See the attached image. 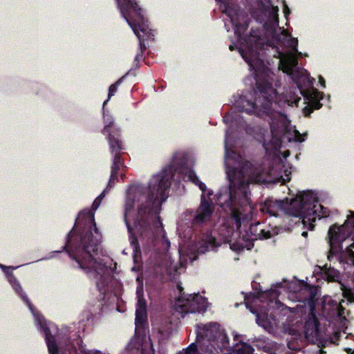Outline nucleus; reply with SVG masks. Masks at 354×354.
I'll use <instances>...</instances> for the list:
<instances>
[{"instance_id": "1", "label": "nucleus", "mask_w": 354, "mask_h": 354, "mask_svg": "<svg viewBox=\"0 0 354 354\" xmlns=\"http://www.w3.org/2000/svg\"><path fill=\"white\" fill-rule=\"evenodd\" d=\"M221 7L223 8L222 12L230 17L238 41L250 53H255L254 57L246 58L243 54V50L239 49L241 55L248 64L252 71V73L244 80L246 86L249 88H273L271 71L266 65L265 60L259 57L260 52L268 50L270 47L274 50L273 57L280 59L279 69L289 75H293L294 68L298 64L297 58L293 55H284L272 41L264 44L261 37L253 29L251 30L249 35H244L250 22L248 16L242 15L238 6H233L226 1H222Z\"/></svg>"}, {"instance_id": "2", "label": "nucleus", "mask_w": 354, "mask_h": 354, "mask_svg": "<svg viewBox=\"0 0 354 354\" xmlns=\"http://www.w3.org/2000/svg\"><path fill=\"white\" fill-rule=\"evenodd\" d=\"M101 239L94 213L84 210L80 212L74 227L67 234L62 250L66 251L75 261L74 267L81 269L86 274L97 276L106 268L104 260L98 256Z\"/></svg>"}, {"instance_id": "3", "label": "nucleus", "mask_w": 354, "mask_h": 354, "mask_svg": "<svg viewBox=\"0 0 354 354\" xmlns=\"http://www.w3.org/2000/svg\"><path fill=\"white\" fill-rule=\"evenodd\" d=\"M187 165V159L183 156L175 154L171 162L166 165L156 174V267L158 266V256H167L170 248V241L167 237L166 232L163 229V225L159 216L162 204L167 201L169 196L171 183L176 181L180 183L183 178Z\"/></svg>"}, {"instance_id": "4", "label": "nucleus", "mask_w": 354, "mask_h": 354, "mask_svg": "<svg viewBox=\"0 0 354 354\" xmlns=\"http://www.w3.org/2000/svg\"><path fill=\"white\" fill-rule=\"evenodd\" d=\"M278 90H248V93L243 95L241 93L239 100L236 102L240 112L255 113L262 112L270 114L273 102L277 103L278 100ZM301 98L292 91L286 90L279 97L278 102H283L288 106H298Z\"/></svg>"}, {"instance_id": "5", "label": "nucleus", "mask_w": 354, "mask_h": 354, "mask_svg": "<svg viewBox=\"0 0 354 354\" xmlns=\"http://www.w3.org/2000/svg\"><path fill=\"white\" fill-rule=\"evenodd\" d=\"M253 165L250 161L243 162L239 168H235L229 174V195L223 205L231 212L232 216L240 224L242 211L249 205V179L245 177L253 174Z\"/></svg>"}, {"instance_id": "6", "label": "nucleus", "mask_w": 354, "mask_h": 354, "mask_svg": "<svg viewBox=\"0 0 354 354\" xmlns=\"http://www.w3.org/2000/svg\"><path fill=\"white\" fill-rule=\"evenodd\" d=\"M122 17L127 21L139 40L141 52L147 48L145 41L154 39L153 30L149 28L145 10L136 0H115Z\"/></svg>"}, {"instance_id": "7", "label": "nucleus", "mask_w": 354, "mask_h": 354, "mask_svg": "<svg viewBox=\"0 0 354 354\" xmlns=\"http://www.w3.org/2000/svg\"><path fill=\"white\" fill-rule=\"evenodd\" d=\"M142 203L138 209L135 226L142 236L155 239V184L150 181L147 186L138 188Z\"/></svg>"}, {"instance_id": "8", "label": "nucleus", "mask_w": 354, "mask_h": 354, "mask_svg": "<svg viewBox=\"0 0 354 354\" xmlns=\"http://www.w3.org/2000/svg\"><path fill=\"white\" fill-rule=\"evenodd\" d=\"M317 195L312 191L303 192L298 194L291 203L292 211L289 213L294 217L302 218L304 225L309 223V230L315 227L316 219L320 220L329 215V210L318 204Z\"/></svg>"}, {"instance_id": "9", "label": "nucleus", "mask_w": 354, "mask_h": 354, "mask_svg": "<svg viewBox=\"0 0 354 354\" xmlns=\"http://www.w3.org/2000/svg\"><path fill=\"white\" fill-rule=\"evenodd\" d=\"M348 238L353 241L351 246L354 248V212H351V215L342 225L335 223L329 227L326 236L330 246L328 254L329 261L336 257L338 252L342 251L343 242Z\"/></svg>"}, {"instance_id": "10", "label": "nucleus", "mask_w": 354, "mask_h": 354, "mask_svg": "<svg viewBox=\"0 0 354 354\" xmlns=\"http://www.w3.org/2000/svg\"><path fill=\"white\" fill-rule=\"evenodd\" d=\"M175 301L171 302V308L174 312L181 314L182 317L187 313L205 312L207 310L205 298L198 293L186 295L180 283H178L174 290Z\"/></svg>"}, {"instance_id": "11", "label": "nucleus", "mask_w": 354, "mask_h": 354, "mask_svg": "<svg viewBox=\"0 0 354 354\" xmlns=\"http://www.w3.org/2000/svg\"><path fill=\"white\" fill-rule=\"evenodd\" d=\"M201 340H207V346L213 347L216 351V354H219L220 352L230 348L229 338L217 323H209L200 328L197 333L196 341L200 343Z\"/></svg>"}, {"instance_id": "12", "label": "nucleus", "mask_w": 354, "mask_h": 354, "mask_svg": "<svg viewBox=\"0 0 354 354\" xmlns=\"http://www.w3.org/2000/svg\"><path fill=\"white\" fill-rule=\"evenodd\" d=\"M111 124L106 125L102 133H109L107 139L110 148V152L113 155L112 158V164L111 167L110 181L113 182L114 180L118 179V171L121 169L125 167L124 162L122 158L121 151L125 149L124 145L120 138V132L118 130H113L109 132Z\"/></svg>"}, {"instance_id": "13", "label": "nucleus", "mask_w": 354, "mask_h": 354, "mask_svg": "<svg viewBox=\"0 0 354 354\" xmlns=\"http://www.w3.org/2000/svg\"><path fill=\"white\" fill-rule=\"evenodd\" d=\"M212 194V191H208L207 196L201 194L200 205L191 223L193 227H200L205 222L211 220L214 211V205L210 198Z\"/></svg>"}, {"instance_id": "14", "label": "nucleus", "mask_w": 354, "mask_h": 354, "mask_svg": "<svg viewBox=\"0 0 354 354\" xmlns=\"http://www.w3.org/2000/svg\"><path fill=\"white\" fill-rule=\"evenodd\" d=\"M136 334L144 341L149 334L148 314L147 311V302L143 297L138 295V301L136 309Z\"/></svg>"}, {"instance_id": "15", "label": "nucleus", "mask_w": 354, "mask_h": 354, "mask_svg": "<svg viewBox=\"0 0 354 354\" xmlns=\"http://www.w3.org/2000/svg\"><path fill=\"white\" fill-rule=\"evenodd\" d=\"M295 199V198H292L289 202L288 198H286V201H274L271 198H268L261 205V210L263 213L268 214L271 216H277L279 211H284L286 214L292 216L289 212L292 211L291 203Z\"/></svg>"}, {"instance_id": "16", "label": "nucleus", "mask_w": 354, "mask_h": 354, "mask_svg": "<svg viewBox=\"0 0 354 354\" xmlns=\"http://www.w3.org/2000/svg\"><path fill=\"white\" fill-rule=\"evenodd\" d=\"M36 322L45 335V340L48 346L49 354H59L58 346L56 343L55 337L51 334L50 328L48 327L45 319L41 315L36 316Z\"/></svg>"}, {"instance_id": "17", "label": "nucleus", "mask_w": 354, "mask_h": 354, "mask_svg": "<svg viewBox=\"0 0 354 354\" xmlns=\"http://www.w3.org/2000/svg\"><path fill=\"white\" fill-rule=\"evenodd\" d=\"M304 333L306 338L316 337L319 334V321L317 317L315 310H310L304 326Z\"/></svg>"}, {"instance_id": "18", "label": "nucleus", "mask_w": 354, "mask_h": 354, "mask_svg": "<svg viewBox=\"0 0 354 354\" xmlns=\"http://www.w3.org/2000/svg\"><path fill=\"white\" fill-rule=\"evenodd\" d=\"M249 232L251 234L252 240L268 239L272 236L271 232L263 229L260 223L251 224L249 228Z\"/></svg>"}, {"instance_id": "19", "label": "nucleus", "mask_w": 354, "mask_h": 354, "mask_svg": "<svg viewBox=\"0 0 354 354\" xmlns=\"http://www.w3.org/2000/svg\"><path fill=\"white\" fill-rule=\"evenodd\" d=\"M220 244L216 241V239L209 233L203 234L201 239V245L198 248L199 252L204 253L205 252L213 250Z\"/></svg>"}, {"instance_id": "20", "label": "nucleus", "mask_w": 354, "mask_h": 354, "mask_svg": "<svg viewBox=\"0 0 354 354\" xmlns=\"http://www.w3.org/2000/svg\"><path fill=\"white\" fill-rule=\"evenodd\" d=\"M353 247L351 244L345 249H342V251L338 252L336 254L340 263H346L351 266L354 265V252L353 251Z\"/></svg>"}, {"instance_id": "21", "label": "nucleus", "mask_w": 354, "mask_h": 354, "mask_svg": "<svg viewBox=\"0 0 354 354\" xmlns=\"http://www.w3.org/2000/svg\"><path fill=\"white\" fill-rule=\"evenodd\" d=\"M10 279L8 280V281L11 284L12 287L15 290V292L20 295L21 298L24 301L26 302V304L29 306L30 309L32 311V310H33L32 306L31 303L30 302V301L28 300L27 296L23 292V289L21 288L19 282L18 281V280L17 279V278L15 277L14 274H10Z\"/></svg>"}, {"instance_id": "22", "label": "nucleus", "mask_w": 354, "mask_h": 354, "mask_svg": "<svg viewBox=\"0 0 354 354\" xmlns=\"http://www.w3.org/2000/svg\"><path fill=\"white\" fill-rule=\"evenodd\" d=\"M305 290L308 292V295L305 297L304 302L307 303L310 306V310H315L317 289L315 286H309L306 283Z\"/></svg>"}, {"instance_id": "23", "label": "nucleus", "mask_w": 354, "mask_h": 354, "mask_svg": "<svg viewBox=\"0 0 354 354\" xmlns=\"http://www.w3.org/2000/svg\"><path fill=\"white\" fill-rule=\"evenodd\" d=\"M322 106V104L319 100H309L308 104L302 109V113L305 117H310V114L315 111L318 110Z\"/></svg>"}, {"instance_id": "24", "label": "nucleus", "mask_w": 354, "mask_h": 354, "mask_svg": "<svg viewBox=\"0 0 354 354\" xmlns=\"http://www.w3.org/2000/svg\"><path fill=\"white\" fill-rule=\"evenodd\" d=\"M118 181V178L117 180H114L113 182L111 183L110 180H109L106 187L103 190V192L100 194V196H98L93 201L92 204V209L93 210H96L98 208L102 200L104 198L108 192L114 187L115 183Z\"/></svg>"}, {"instance_id": "25", "label": "nucleus", "mask_w": 354, "mask_h": 354, "mask_svg": "<svg viewBox=\"0 0 354 354\" xmlns=\"http://www.w3.org/2000/svg\"><path fill=\"white\" fill-rule=\"evenodd\" d=\"M339 277V272L337 270L331 267L330 264L329 265L328 272L326 273L324 276V278H326L328 281H335L337 280Z\"/></svg>"}, {"instance_id": "26", "label": "nucleus", "mask_w": 354, "mask_h": 354, "mask_svg": "<svg viewBox=\"0 0 354 354\" xmlns=\"http://www.w3.org/2000/svg\"><path fill=\"white\" fill-rule=\"evenodd\" d=\"M301 95H302L304 97H307L308 99L309 97H319L321 96V93L319 91V90H299Z\"/></svg>"}, {"instance_id": "27", "label": "nucleus", "mask_w": 354, "mask_h": 354, "mask_svg": "<svg viewBox=\"0 0 354 354\" xmlns=\"http://www.w3.org/2000/svg\"><path fill=\"white\" fill-rule=\"evenodd\" d=\"M301 78H302V80L304 82V84L306 83L307 86H309L308 88H312V89L315 88L313 86L314 82L315 81V80L314 78L310 77L308 74H307L306 75H303L301 77Z\"/></svg>"}, {"instance_id": "28", "label": "nucleus", "mask_w": 354, "mask_h": 354, "mask_svg": "<svg viewBox=\"0 0 354 354\" xmlns=\"http://www.w3.org/2000/svg\"><path fill=\"white\" fill-rule=\"evenodd\" d=\"M235 116L239 117L240 115L236 114L234 115L232 113H227L224 115L223 120L226 124L232 125L234 123V120H235Z\"/></svg>"}, {"instance_id": "29", "label": "nucleus", "mask_w": 354, "mask_h": 354, "mask_svg": "<svg viewBox=\"0 0 354 354\" xmlns=\"http://www.w3.org/2000/svg\"><path fill=\"white\" fill-rule=\"evenodd\" d=\"M0 268L3 270V272L6 275V277L8 278V280H9L10 277V274H13V272H12L13 268H12V267H7V266H3V265H2L1 263H0Z\"/></svg>"}, {"instance_id": "30", "label": "nucleus", "mask_w": 354, "mask_h": 354, "mask_svg": "<svg viewBox=\"0 0 354 354\" xmlns=\"http://www.w3.org/2000/svg\"><path fill=\"white\" fill-rule=\"evenodd\" d=\"M188 179L192 181L194 184H196L197 182H198L199 179L195 173L194 171H189L187 174Z\"/></svg>"}, {"instance_id": "31", "label": "nucleus", "mask_w": 354, "mask_h": 354, "mask_svg": "<svg viewBox=\"0 0 354 354\" xmlns=\"http://www.w3.org/2000/svg\"><path fill=\"white\" fill-rule=\"evenodd\" d=\"M195 185H197L199 187V189L202 191V194H205V196L207 195V193L205 194V192H207V187L204 183L201 182V180H198V182H197Z\"/></svg>"}, {"instance_id": "32", "label": "nucleus", "mask_w": 354, "mask_h": 354, "mask_svg": "<svg viewBox=\"0 0 354 354\" xmlns=\"http://www.w3.org/2000/svg\"><path fill=\"white\" fill-rule=\"evenodd\" d=\"M126 77V75L122 76L121 78H120L118 81H116L115 83L111 84L109 87V88L113 89V88H117L120 84L122 82V81Z\"/></svg>"}, {"instance_id": "33", "label": "nucleus", "mask_w": 354, "mask_h": 354, "mask_svg": "<svg viewBox=\"0 0 354 354\" xmlns=\"http://www.w3.org/2000/svg\"><path fill=\"white\" fill-rule=\"evenodd\" d=\"M272 35L273 39L276 41V43L277 44H279L280 43V41H281V38H280L281 36H280V35L277 33L276 30H274L272 31Z\"/></svg>"}, {"instance_id": "34", "label": "nucleus", "mask_w": 354, "mask_h": 354, "mask_svg": "<svg viewBox=\"0 0 354 354\" xmlns=\"http://www.w3.org/2000/svg\"><path fill=\"white\" fill-rule=\"evenodd\" d=\"M319 268L320 269V272L321 274H322V276L324 277L326 273L327 272H328V270H329V265H328L327 263H326L325 265H324L323 266H319Z\"/></svg>"}, {"instance_id": "35", "label": "nucleus", "mask_w": 354, "mask_h": 354, "mask_svg": "<svg viewBox=\"0 0 354 354\" xmlns=\"http://www.w3.org/2000/svg\"><path fill=\"white\" fill-rule=\"evenodd\" d=\"M62 354H78V352L75 347H72L71 348L64 350Z\"/></svg>"}, {"instance_id": "36", "label": "nucleus", "mask_w": 354, "mask_h": 354, "mask_svg": "<svg viewBox=\"0 0 354 354\" xmlns=\"http://www.w3.org/2000/svg\"><path fill=\"white\" fill-rule=\"evenodd\" d=\"M344 296L345 297L348 298V299H353L354 300V295L351 292V290L344 291Z\"/></svg>"}, {"instance_id": "37", "label": "nucleus", "mask_w": 354, "mask_h": 354, "mask_svg": "<svg viewBox=\"0 0 354 354\" xmlns=\"http://www.w3.org/2000/svg\"><path fill=\"white\" fill-rule=\"evenodd\" d=\"M117 91V90H109V94H108V98L106 100H105L103 103V108L104 107L105 104L107 103L111 97V96L114 95L115 93Z\"/></svg>"}, {"instance_id": "38", "label": "nucleus", "mask_w": 354, "mask_h": 354, "mask_svg": "<svg viewBox=\"0 0 354 354\" xmlns=\"http://www.w3.org/2000/svg\"><path fill=\"white\" fill-rule=\"evenodd\" d=\"M283 13L286 18H287L288 15L290 13V10L289 9L288 6L286 3V2L283 1Z\"/></svg>"}, {"instance_id": "39", "label": "nucleus", "mask_w": 354, "mask_h": 354, "mask_svg": "<svg viewBox=\"0 0 354 354\" xmlns=\"http://www.w3.org/2000/svg\"><path fill=\"white\" fill-rule=\"evenodd\" d=\"M296 133V140L298 141V142H304V138H303L304 136H306V134H303V135H301L299 133V131H295Z\"/></svg>"}, {"instance_id": "40", "label": "nucleus", "mask_w": 354, "mask_h": 354, "mask_svg": "<svg viewBox=\"0 0 354 354\" xmlns=\"http://www.w3.org/2000/svg\"><path fill=\"white\" fill-rule=\"evenodd\" d=\"M81 353L82 354H101L99 351H86L85 349H81Z\"/></svg>"}, {"instance_id": "41", "label": "nucleus", "mask_w": 354, "mask_h": 354, "mask_svg": "<svg viewBox=\"0 0 354 354\" xmlns=\"http://www.w3.org/2000/svg\"><path fill=\"white\" fill-rule=\"evenodd\" d=\"M344 310H345V308L339 305L338 307V312H337L338 316L339 317H343V315L344 314Z\"/></svg>"}, {"instance_id": "42", "label": "nucleus", "mask_w": 354, "mask_h": 354, "mask_svg": "<svg viewBox=\"0 0 354 354\" xmlns=\"http://www.w3.org/2000/svg\"><path fill=\"white\" fill-rule=\"evenodd\" d=\"M319 84L322 87H326V82L324 78L322 75H319Z\"/></svg>"}, {"instance_id": "43", "label": "nucleus", "mask_w": 354, "mask_h": 354, "mask_svg": "<svg viewBox=\"0 0 354 354\" xmlns=\"http://www.w3.org/2000/svg\"><path fill=\"white\" fill-rule=\"evenodd\" d=\"M124 217V221H125V223L127 225V229H128L129 232H131V227L130 224L129 223V222L127 221V210H125Z\"/></svg>"}, {"instance_id": "44", "label": "nucleus", "mask_w": 354, "mask_h": 354, "mask_svg": "<svg viewBox=\"0 0 354 354\" xmlns=\"http://www.w3.org/2000/svg\"><path fill=\"white\" fill-rule=\"evenodd\" d=\"M298 44V41L297 39H294L292 41V44H290L291 47L293 48V49L297 52V46Z\"/></svg>"}, {"instance_id": "45", "label": "nucleus", "mask_w": 354, "mask_h": 354, "mask_svg": "<svg viewBox=\"0 0 354 354\" xmlns=\"http://www.w3.org/2000/svg\"><path fill=\"white\" fill-rule=\"evenodd\" d=\"M148 338H149V340L150 342V349H151V351L152 354H155V349L153 348V344L152 343L151 339L149 335Z\"/></svg>"}, {"instance_id": "46", "label": "nucleus", "mask_w": 354, "mask_h": 354, "mask_svg": "<svg viewBox=\"0 0 354 354\" xmlns=\"http://www.w3.org/2000/svg\"><path fill=\"white\" fill-rule=\"evenodd\" d=\"M126 167H127L125 166V167L120 169V170H122V172L120 174V177L122 180H124V178L126 177L125 174H124ZM118 175H119V173H118Z\"/></svg>"}, {"instance_id": "47", "label": "nucleus", "mask_w": 354, "mask_h": 354, "mask_svg": "<svg viewBox=\"0 0 354 354\" xmlns=\"http://www.w3.org/2000/svg\"><path fill=\"white\" fill-rule=\"evenodd\" d=\"M270 129H271V133H272V136L274 138L277 137V133L275 132L274 126L273 124H272L270 126Z\"/></svg>"}, {"instance_id": "48", "label": "nucleus", "mask_w": 354, "mask_h": 354, "mask_svg": "<svg viewBox=\"0 0 354 354\" xmlns=\"http://www.w3.org/2000/svg\"><path fill=\"white\" fill-rule=\"evenodd\" d=\"M344 351L348 353V354H354V352L353 351L352 348H344Z\"/></svg>"}, {"instance_id": "49", "label": "nucleus", "mask_w": 354, "mask_h": 354, "mask_svg": "<svg viewBox=\"0 0 354 354\" xmlns=\"http://www.w3.org/2000/svg\"><path fill=\"white\" fill-rule=\"evenodd\" d=\"M142 56V55L141 54H138H138L136 55V57H135V62H136L137 63H138V62H139V61H140V59H141Z\"/></svg>"}, {"instance_id": "50", "label": "nucleus", "mask_w": 354, "mask_h": 354, "mask_svg": "<svg viewBox=\"0 0 354 354\" xmlns=\"http://www.w3.org/2000/svg\"><path fill=\"white\" fill-rule=\"evenodd\" d=\"M147 345H142V354H145Z\"/></svg>"}, {"instance_id": "51", "label": "nucleus", "mask_w": 354, "mask_h": 354, "mask_svg": "<svg viewBox=\"0 0 354 354\" xmlns=\"http://www.w3.org/2000/svg\"><path fill=\"white\" fill-rule=\"evenodd\" d=\"M236 48V45L235 44H232V45H230V50H234Z\"/></svg>"}, {"instance_id": "52", "label": "nucleus", "mask_w": 354, "mask_h": 354, "mask_svg": "<svg viewBox=\"0 0 354 354\" xmlns=\"http://www.w3.org/2000/svg\"><path fill=\"white\" fill-rule=\"evenodd\" d=\"M158 333L162 334V333H163V330H161L160 328H158Z\"/></svg>"}, {"instance_id": "53", "label": "nucleus", "mask_w": 354, "mask_h": 354, "mask_svg": "<svg viewBox=\"0 0 354 354\" xmlns=\"http://www.w3.org/2000/svg\"><path fill=\"white\" fill-rule=\"evenodd\" d=\"M307 234H308V232H303L301 235H302L303 236H307Z\"/></svg>"}, {"instance_id": "54", "label": "nucleus", "mask_w": 354, "mask_h": 354, "mask_svg": "<svg viewBox=\"0 0 354 354\" xmlns=\"http://www.w3.org/2000/svg\"><path fill=\"white\" fill-rule=\"evenodd\" d=\"M297 88L300 89V88H304L302 87V86H301L299 84H297Z\"/></svg>"}, {"instance_id": "55", "label": "nucleus", "mask_w": 354, "mask_h": 354, "mask_svg": "<svg viewBox=\"0 0 354 354\" xmlns=\"http://www.w3.org/2000/svg\"><path fill=\"white\" fill-rule=\"evenodd\" d=\"M286 127H283L282 130H281V133H283L286 131Z\"/></svg>"}, {"instance_id": "56", "label": "nucleus", "mask_w": 354, "mask_h": 354, "mask_svg": "<svg viewBox=\"0 0 354 354\" xmlns=\"http://www.w3.org/2000/svg\"><path fill=\"white\" fill-rule=\"evenodd\" d=\"M134 242H138V240L136 239H134V240L132 241V243H134Z\"/></svg>"}, {"instance_id": "57", "label": "nucleus", "mask_w": 354, "mask_h": 354, "mask_svg": "<svg viewBox=\"0 0 354 354\" xmlns=\"http://www.w3.org/2000/svg\"><path fill=\"white\" fill-rule=\"evenodd\" d=\"M259 315H258L257 318V322L259 324Z\"/></svg>"}, {"instance_id": "58", "label": "nucleus", "mask_w": 354, "mask_h": 354, "mask_svg": "<svg viewBox=\"0 0 354 354\" xmlns=\"http://www.w3.org/2000/svg\"><path fill=\"white\" fill-rule=\"evenodd\" d=\"M227 151H228V149H227V146L225 145V152H226V153H227Z\"/></svg>"}, {"instance_id": "59", "label": "nucleus", "mask_w": 354, "mask_h": 354, "mask_svg": "<svg viewBox=\"0 0 354 354\" xmlns=\"http://www.w3.org/2000/svg\"><path fill=\"white\" fill-rule=\"evenodd\" d=\"M151 322H152L151 326H153V321H152V320H151ZM153 326H152V330H153Z\"/></svg>"}, {"instance_id": "60", "label": "nucleus", "mask_w": 354, "mask_h": 354, "mask_svg": "<svg viewBox=\"0 0 354 354\" xmlns=\"http://www.w3.org/2000/svg\"><path fill=\"white\" fill-rule=\"evenodd\" d=\"M157 88H162V86H160V87H158Z\"/></svg>"}, {"instance_id": "61", "label": "nucleus", "mask_w": 354, "mask_h": 354, "mask_svg": "<svg viewBox=\"0 0 354 354\" xmlns=\"http://www.w3.org/2000/svg\"><path fill=\"white\" fill-rule=\"evenodd\" d=\"M159 352L161 353V350L160 349L159 350ZM160 354H162V353H160Z\"/></svg>"}]
</instances>
